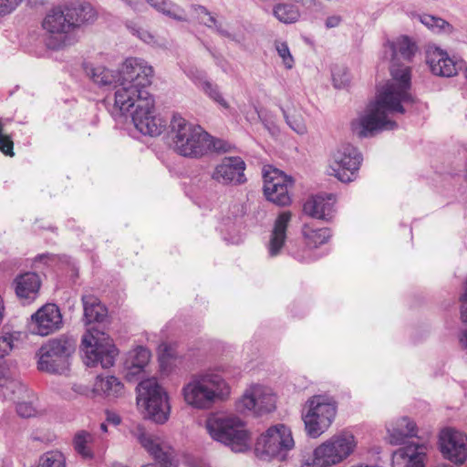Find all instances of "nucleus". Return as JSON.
I'll return each mask as SVG.
<instances>
[{
  "instance_id": "f257e3e1",
  "label": "nucleus",
  "mask_w": 467,
  "mask_h": 467,
  "mask_svg": "<svg viewBox=\"0 0 467 467\" xmlns=\"http://www.w3.org/2000/svg\"><path fill=\"white\" fill-rule=\"evenodd\" d=\"M152 77V67L138 57L127 58L118 73L103 66L94 67L90 71L96 84L114 87V106L121 113L135 108L131 113L135 128L144 135L155 137L163 131L166 121L155 114L154 99L148 90Z\"/></svg>"
},
{
  "instance_id": "f03ea898",
  "label": "nucleus",
  "mask_w": 467,
  "mask_h": 467,
  "mask_svg": "<svg viewBox=\"0 0 467 467\" xmlns=\"http://www.w3.org/2000/svg\"><path fill=\"white\" fill-rule=\"evenodd\" d=\"M385 56L391 58V79L378 89L375 100L368 103L365 110L351 122L352 131L360 138L371 137L381 130H391L397 123L390 119L393 113L405 112V104L413 103L410 93V69L400 65V58L410 60L417 47L408 36H400L384 45Z\"/></svg>"
},
{
  "instance_id": "7ed1b4c3",
  "label": "nucleus",
  "mask_w": 467,
  "mask_h": 467,
  "mask_svg": "<svg viewBox=\"0 0 467 467\" xmlns=\"http://www.w3.org/2000/svg\"><path fill=\"white\" fill-rule=\"evenodd\" d=\"M96 18L94 8L87 3H70L51 8L42 21L44 41L49 49L58 50L75 42L73 31Z\"/></svg>"
},
{
  "instance_id": "20e7f679",
  "label": "nucleus",
  "mask_w": 467,
  "mask_h": 467,
  "mask_svg": "<svg viewBox=\"0 0 467 467\" xmlns=\"http://www.w3.org/2000/svg\"><path fill=\"white\" fill-rule=\"evenodd\" d=\"M230 394V385L213 368L192 374L182 389L185 403L197 410H209L216 402L228 399Z\"/></svg>"
},
{
  "instance_id": "39448f33",
  "label": "nucleus",
  "mask_w": 467,
  "mask_h": 467,
  "mask_svg": "<svg viewBox=\"0 0 467 467\" xmlns=\"http://www.w3.org/2000/svg\"><path fill=\"white\" fill-rule=\"evenodd\" d=\"M171 146L179 155L201 158L207 154L208 133L181 115H173L169 126Z\"/></svg>"
},
{
  "instance_id": "423d86ee",
  "label": "nucleus",
  "mask_w": 467,
  "mask_h": 467,
  "mask_svg": "<svg viewBox=\"0 0 467 467\" xmlns=\"http://www.w3.org/2000/svg\"><path fill=\"white\" fill-rule=\"evenodd\" d=\"M210 437L231 449L244 452L250 449L251 438L244 422L234 415L212 414L204 423Z\"/></svg>"
},
{
  "instance_id": "0eeeda50",
  "label": "nucleus",
  "mask_w": 467,
  "mask_h": 467,
  "mask_svg": "<svg viewBox=\"0 0 467 467\" xmlns=\"http://www.w3.org/2000/svg\"><path fill=\"white\" fill-rule=\"evenodd\" d=\"M75 349L74 339L66 335L48 339L36 353L38 358L37 368L50 374L67 372L70 366V358Z\"/></svg>"
},
{
  "instance_id": "6e6552de",
  "label": "nucleus",
  "mask_w": 467,
  "mask_h": 467,
  "mask_svg": "<svg viewBox=\"0 0 467 467\" xmlns=\"http://www.w3.org/2000/svg\"><path fill=\"white\" fill-rule=\"evenodd\" d=\"M337 414L335 401L327 395H314L304 404L301 418L307 436L317 438L328 430Z\"/></svg>"
},
{
  "instance_id": "1a4fd4ad",
  "label": "nucleus",
  "mask_w": 467,
  "mask_h": 467,
  "mask_svg": "<svg viewBox=\"0 0 467 467\" xmlns=\"http://www.w3.org/2000/svg\"><path fill=\"white\" fill-rule=\"evenodd\" d=\"M137 392V403L144 408L148 418L160 424L168 420L171 411L168 395L155 378L140 381Z\"/></svg>"
},
{
  "instance_id": "9d476101",
  "label": "nucleus",
  "mask_w": 467,
  "mask_h": 467,
  "mask_svg": "<svg viewBox=\"0 0 467 467\" xmlns=\"http://www.w3.org/2000/svg\"><path fill=\"white\" fill-rule=\"evenodd\" d=\"M82 351L84 363L88 367L100 365L103 368H110L115 363L119 350L112 339L104 332L88 330L82 337Z\"/></svg>"
},
{
  "instance_id": "9b49d317",
  "label": "nucleus",
  "mask_w": 467,
  "mask_h": 467,
  "mask_svg": "<svg viewBox=\"0 0 467 467\" xmlns=\"http://www.w3.org/2000/svg\"><path fill=\"white\" fill-rule=\"evenodd\" d=\"M295 447V440L291 429L283 424L269 427L257 440L256 454L262 459L276 458L284 461L287 453Z\"/></svg>"
},
{
  "instance_id": "f8f14e48",
  "label": "nucleus",
  "mask_w": 467,
  "mask_h": 467,
  "mask_svg": "<svg viewBox=\"0 0 467 467\" xmlns=\"http://www.w3.org/2000/svg\"><path fill=\"white\" fill-rule=\"evenodd\" d=\"M358 441L349 431H342L317 446L313 452L317 464L333 467L348 459L356 450Z\"/></svg>"
},
{
  "instance_id": "ddd939ff",
  "label": "nucleus",
  "mask_w": 467,
  "mask_h": 467,
  "mask_svg": "<svg viewBox=\"0 0 467 467\" xmlns=\"http://www.w3.org/2000/svg\"><path fill=\"white\" fill-rule=\"evenodd\" d=\"M361 161L362 156L356 147L343 144L333 153L331 174L342 182H352L357 178Z\"/></svg>"
},
{
  "instance_id": "4468645a",
  "label": "nucleus",
  "mask_w": 467,
  "mask_h": 467,
  "mask_svg": "<svg viewBox=\"0 0 467 467\" xmlns=\"http://www.w3.org/2000/svg\"><path fill=\"white\" fill-rule=\"evenodd\" d=\"M264 193L266 199L279 206L291 202L289 189L293 186L291 177L272 166L263 170Z\"/></svg>"
},
{
  "instance_id": "2eb2a0df",
  "label": "nucleus",
  "mask_w": 467,
  "mask_h": 467,
  "mask_svg": "<svg viewBox=\"0 0 467 467\" xmlns=\"http://www.w3.org/2000/svg\"><path fill=\"white\" fill-rule=\"evenodd\" d=\"M236 406L237 410L243 413L253 412L257 415L268 413L275 408V396L269 388L254 384L245 389Z\"/></svg>"
},
{
  "instance_id": "dca6fc26",
  "label": "nucleus",
  "mask_w": 467,
  "mask_h": 467,
  "mask_svg": "<svg viewBox=\"0 0 467 467\" xmlns=\"http://www.w3.org/2000/svg\"><path fill=\"white\" fill-rule=\"evenodd\" d=\"M132 435L157 462L165 466L171 464L174 450L164 438L146 431L140 425L132 431Z\"/></svg>"
},
{
  "instance_id": "f3484780",
  "label": "nucleus",
  "mask_w": 467,
  "mask_h": 467,
  "mask_svg": "<svg viewBox=\"0 0 467 467\" xmlns=\"http://www.w3.org/2000/svg\"><path fill=\"white\" fill-rule=\"evenodd\" d=\"M62 327V315L55 304H46L31 316L29 331L37 336H48Z\"/></svg>"
},
{
  "instance_id": "a211bd4d",
  "label": "nucleus",
  "mask_w": 467,
  "mask_h": 467,
  "mask_svg": "<svg viewBox=\"0 0 467 467\" xmlns=\"http://www.w3.org/2000/svg\"><path fill=\"white\" fill-rule=\"evenodd\" d=\"M442 455L449 461L462 464L467 459V435L454 429H445L440 436Z\"/></svg>"
},
{
  "instance_id": "6ab92c4d",
  "label": "nucleus",
  "mask_w": 467,
  "mask_h": 467,
  "mask_svg": "<svg viewBox=\"0 0 467 467\" xmlns=\"http://www.w3.org/2000/svg\"><path fill=\"white\" fill-rule=\"evenodd\" d=\"M244 170L245 162L240 157H226L214 167L211 177L223 185L242 184L246 181Z\"/></svg>"
},
{
  "instance_id": "aec40b11",
  "label": "nucleus",
  "mask_w": 467,
  "mask_h": 467,
  "mask_svg": "<svg viewBox=\"0 0 467 467\" xmlns=\"http://www.w3.org/2000/svg\"><path fill=\"white\" fill-rule=\"evenodd\" d=\"M426 62L434 75L446 78L456 75L464 65L463 60H454L446 51L434 45L427 47Z\"/></svg>"
},
{
  "instance_id": "412c9836",
  "label": "nucleus",
  "mask_w": 467,
  "mask_h": 467,
  "mask_svg": "<svg viewBox=\"0 0 467 467\" xmlns=\"http://www.w3.org/2000/svg\"><path fill=\"white\" fill-rule=\"evenodd\" d=\"M426 451L424 443L407 444L393 453L392 467H424Z\"/></svg>"
},
{
  "instance_id": "4be33fe9",
  "label": "nucleus",
  "mask_w": 467,
  "mask_h": 467,
  "mask_svg": "<svg viewBox=\"0 0 467 467\" xmlns=\"http://www.w3.org/2000/svg\"><path fill=\"white\" fill-rule=\"evenodd\" d=\"M336 196L319 194L310 197L303 206V212L315 219L329 221L335 213Z\"/></svg>"
},
{
  "instance_id": "5701e85b",
  "label": "nucleus",
  "mask_w": 467,
  "mask_h": 467,
  "mask_svg": "<svg viewBox=\"0 0 467 467\" xmlns=\"http://www.w3.org/2000/svg\"><path fill=\"white\" fill-rule=\"evenodd\" d=\"M387 441L391 445H400L406 439L417 436L418 428L408 417H400L386 424Z\"/></svg>"
},
{
  "instance_id": "b1692460",
  "label": "nucleus",
  "mask_w": 467,
  "mask_h": 467,
  "mask_svg": "<svg viewBox=\"0 0 467 467\" xmlns=\"http://www.w3.org/2000/svg\"><path fill=\"white\" fill-rule=\"evenodd\" d=\"M292 218L288 211L282 212L275 221L270 234L267 250L270 256L274 257L280 254L286 240V230Z\"/></svg>"
},
{
  "instance_id": "393cba45",
  "label": "nucleus",
  "mask_w": 467,
  "mask_h": 467,
  "mask_svg": "<svg viewBox=\"0 0 467 467\" xmlns=\"http://www.w3.org/2000/svg\"><path fill=\"white\" fill-rule=\"evenodd\" d=\"M190 22L192 20H197L200 24L204 25L209 28H213L222 36L233 39V35L225 28L223 23L217 21L214 16L212 15L209 10L197 4H192L189 7V13L186 12Z\"/></svg>"
},
{
  "instance_id": "a878e982",
  "label": "nucleus",
  "mask_w": 467,
  "mask_h": 467,
  "mask_svg": "<svg viewBox=\"0 0 467 467\" xmlns=\"http://www.w3.org/2000/svg\"><path fill=\"white\" fill-rule=\"evenodd\" d=\"M16 294L25 303H29L36 297L40 288V278L35 273H25L19 275L16 281Z\"/></svg>"
},
{
  "instance_id": "bb28decb",
  "label": "nucleus",
  "mask_w": 467,
  "mask_h": 467,
  "mask_svg": "<svg viewBox=\"0 0 467 467\" xmlns=\"http://www.w3.org/2000/svg\"><path fill=\"white\" fill-rule=\"evenodd\" d=\"M93 391L108 398H117L123 394L124 385L115 376L99 375L95 379Z\"/></svg>"
},
{
  "instance_id": "cd10ccee",
  "label": "nucleus",
  "mask_w": 467,
  "mask_h": 467,
  "mask_svg": "<svg viewBox=\"0 0 467 467\" xmlns=\"http://www.w3.org/2000/svg\"><path fill=\"white\" fill-rule=\"evenodd\" d=\"M157 12L175 20L188 21L189 17L185 9L171 0H144Z\"/></svg>"
},
{
  "instance_id": "c85d7f7f",
  "label": "nucleus",
  "mask_w": 467,
  "mask_h": 467,
  "mask_svg": "<svg viewBox=\"0 0 467 467\" xmlns=\"http://www.w3.org/2000/svg\"><path fill=\"white\" fill-rule=\"evenodd\" d=\"M302 234L306 246L317 248L327 243L331 238V230L327 227L317 228L313 224L305 223L302 227Z\"/></svg>"
},
{
  "instance_id": "c756f323",
  "label": "nucleus",
  "mask_w": 467,
  "mask_h": 467,
  "mask_svg": "<svg viewBox=\"0 0 467 467\" xmlns=\"http://www.w3.org/2000/svg\"><path fill=\"white\" fill-rule=\"evenodd\" d=\"M94 441L95 437L87 431H78L75 433L72 444L75 451L84 460L94 458Z\"/></svg>"
},
{
  "instance_id": "7c9ffc66",
  "label": "nucleus",
  "mask_w": 467,
  "mask_h": 467,
  "mask_svg": "<svg viewBox=\"0 0 467 467\" xmlns=\"http://www.w3.org/2000/svg\"><path fill=\"white\" fill-rule=\"evenodd\" d=\"M0 395L5 399L16 401L26 397L27 389L20 381L0 373Z\"/></svg>"
},
{
  "instance_id": "2f4dec72",
  "label": "nucleus",
  "mask_w": 467,
  "mask_h": 467,
  "mask_svg": "<svg viewBox=\"0 0 467 467\" xmlns=\"http://www.w3.org/2000/svg\"><path fill=\"white\" fill-rule=\"evenodd\" d=\"M84 307V320L87 324L93 322L100 323L107 316V309L100 304L98 298L92 296L82 297Z\"/></svg>"
},
{
  "instance_id": "473e14b6",
  "label": "nucleus",
  "mask_w": 467,
  "mask_h": 467,
  "mask_svg": "<svg viewBox=\"0 0 467 467\" xmlns=\"http://www.w3.org/2000/svg\"><path fill=\"white\" fill-rule=\"evenodd\" d=\"M273 16L283 24H294L301 16L299 7L293 3L280 2L273 6Z\"/></svg>"
},
{
  "instance_id": "72a5a7b5",
  "label": "nucleus",
  "mask_w": 467,
  "mask_h": 467,
  "mask_svg": "<svg viewBox=\"0 0 467 467\" xmlns=\"http://www.w3.org/2000/svg\"><path fill=\"white\" fill-rule=\"evenodd\" d=\"M282 110L287 125L295 132L300 135H304L307 132L304 111L300 107L293 105Z\"/></svg>"
},
{
  "instance_id": "f704fd0d",
  "label": "nucleus",
  "mask_w": 467,
  "mask_h": 467,
  "mask_svg": "<svg viewBox=\"0 0 467 467\" xmlns=\"http://www.w3.org/2000/svg\"><path fill=\"white\" fill-rule=\"evenodd\" d=\"M150 358V352L146 348L138 347L129 352L126 367L130 373H139L148 365Z\"/></svg>"
},
{
  "instance_id": "c9c22d12",
  "label": "nucleus",
  "mask_w": 467,
  "mask_h": 467,
  "mask_svg": "<svg viewBox=\"0 0 467 467\" xmlns=\"http://www.w3.org/2000/svg\"><path fill=\"white\" fill-rule=\"evenodd\" d=\"M419 20L434 33H451L453 26L444 19L428 14L419 16Z\"/></svg>"
},
{
  "instance_id": "e433bc0d",
  "label": "nucleus",
  "mask_w": 467,
  "mask_h": 467,
  "mask_svg": "<svg viewBox=\"0 0 467 467\" xmlns=\"http://www.w3.org/2000/svg\"><path fill=\"white\" fill-rule=\"evenodd\" d=\"M200 89L222 108L229 109V103L224 99L218 85L207 80L206 82H202V86Z\"/></svg>"
},
{
  "instance_id": "4c0bfd02",
  "label": "nucleus",
  "mask_w": 467,
  "mask_h": 467,
  "mask_svg": "<svg viewBox=\"0 0 467 467\" xmlns=\"http://www.w3.org/2000/svg\"><path fill=\"white\" fill-rule=\"evenodd\" d=\"M41 467H66V458L59 451H50L44 453L39 459Z\"/></svg>"
},
{
  "instance_id": "58836bf2",
  "label": "nucleus",
  "mask_w": 467,
  "mask_h": 467,
  "mask_svg": "<svg viewBox=\"0 0 467 467\" xmlns=\"http://www.w3.org/2000/svg\"><path fill=\"white\" fill-rule=\"evenodd\" d=\"M19 337V332L5 333L0 337V358H4L12 351Z\"/></svg>"
},
{
  "instance_id": "ea45409f",
  "label": "nucleus",
  "mask_w": 467,
  "mask_h": 467,
  "mask_svg": "<svg viewBox=\"0 0 467 467\" xmlns=\"http://www.w3.org/2000/svg\"><path fill=\"white\" fill-rule=\"evenodd\" d=\"M275 49L283 60L285 68L291 69L294 67V58L285 42H275Z\"/></svg>"
},
{
  "instance_id": "a19ab883",
  "label": "nucleus",
  "mask_w": 467,
  "mask_h": 467,
  "mask_svg": "<svg viewBox=\"0 0 467 467\" xmlns=\"http://www.w3.org/2000/svg\"><path fill=\"white\" fill-rule=\"evenodd\" d=\"M16 412L22 418H30L36 414V409L32 400H16Z\"/></svg>"
},
{
  "instance_id": "79ce46f5",
  "label": "nucleus",
  "mask_w": 467,
  "mask_h": 467,
  "mask_svg": "<svg viewBox=\"0 0 467 467\" xmlns=\"http://www.w3.org/2000/svg\"><path fill=\"white\" fill-rule=\"evenodd\" d=\"M332 80L335 88H342L349 82L348 73L345 68H335L332 72Z\"/></svg>"
},
{
  "instance_id": "37998d69",
  "label": "nucleus",
  "mask_w": 467,
  "mask_h": 467,
  "mask_svg": "<svg viewBox=\"0 0 467 467\" xmlns=\"http://www.w3.org/2000/svg\"><path fill=\"white\" fill-rule=\"evenodd\" d=\"M185 73L199 88L202 86V82H206L208 80L206 78L205 72L196 67H190L185 70Z\"/></svg>"
},
{
  "instance_id": "c03bdc74",
  "label": "nucleus",
  "mask_w": 467,
  "mask_h": 467,
  "mask_svg": "<svg viewBox=\"0 0 467 467\" xmlns=\"http://www.w3.org/2000/svg\"><path fill=\"white\" fill-rule=\"evenodd\" d=\"M208 149H207V154L212 151H226L227 150V145L226 143L220 140L215 139L212 137L210 134H208Z\"/></svg>"
},
{
  "instance_id": "a18cd8bd",
  "label": "nucleus",
  "mask_w": 467,
  "mask_h": 467,
  "mask_svg": "<svg viewBox=\"0 0 467 467\" xmlns=\"http://www.w3.org/2000/svg\"><path fill=\"white\" fill-rule=\"evenodd\" d=\"M23 0H0V16L10 14Z\"/></svg>"
},
{
  "instance_id": "49530a36",
  "label": "nucleus",
  "mask_w": 467,
  "mask_h": 467,
  "mask_svg": "<svg viewBox=\"0 0 467 467\" xmlns=\"http://www.w3.org/2000/svg\"><path fill=\"white\" fill-rule=\"evenodd\" d=\"M132 34L137 36L140 40L147 44H153L154 43V36L147 30L136 27V26H130V27Z\"/></svg>"
},
{
  "instance_id": "de8ad7c7",
  "label": "nucleus",
  "mask_w": 467,
  "mask_h": 467,
  "mask_svg": "<svg viewBox=\"0 0 467 467\" xmlns=\"http://www.w3.org/2000/svg\"><path fill=\"white\" fill-rule=\"evenodd\" d=\"M342 23V16L339 15H333L327 17L325 26L327 29L337 27Z\"/></svg>"
},
{
  "instance_id": "09e8293b",
  "label": "nucleus",
  "mask_w": 467,
  "mask_h": 467,
  "mask_svg": "<svg viewBox=\"0 0 467 467\" xmlns=\"http://www.w3.org/2000/svg\"><path fill=\"white\" fill-rule=\"evenodd\" d=\"M189 467H211L208 462L203 460L194 459L189 462Z\"/></svg>"
},
{
  "instance_id": "8fccbe9b",
  "label": "nucleus",
  "mask_w": 467,
  "mask_h": 467,
  "mask_svg": "<svg viewBox=\"0 0 467 467\" xmlns=\"http://www.w3.org/2000/svg\"><path fill=\"white\" fill-rule=\"evenodd\" d=\"M301 467H326V466L317 464V456L313 455L312 462H306L303 463Z\"/></svg>"
},
{
  "instance_id": "3c124183",
  "label": "nucleus",
  "mask_w": 467,
  "mask_h": 467,
  "mask_svg": "<svg viewBox=\"0 0 467 467\" xmlns=\"http://www.w3.org/2000/svg\"><path fill=\"white\" fill-rule=\"evenodd\" d=\"M459 340L462 347L467 348V329L461 333Z\"/></svg>"
},
{
  "instance_id": "603ef678",
  "label": "nucleus",
  "mask_w": 467,
  "mask_h": 467,
  "mask_svg": "<svg viewBox=\"0 0 467 467\" xmlns=\"http://www.w3.org/2000/svg\"><path fill=\"white\" fill-rule=\"evenodd\" d=\"M120 1L123 2L126 5H128L129 7H130L133 10H136L139 5V2L137 0H120Z\"/></svg>"
},
{
  "instance_id": "864d4df0",
  "label": "nucleus",
  "mask_w": 467,
  "mask_h": 467,
  "mask_svg": "<svg viewBox=\"0 0 467 467\" xmlns=\"http://www.w3.org/2000/svg\"><path fill=\"white\" fill-rule=\"evenodd\" d=\"M108 420L112 422L115 425H118L120 423V418L116 414H109Z\"/></svg>"
},
{
  "instance_id": "5fc2aeb1",
  "label": "nucleus",
  "mask_w": 467,
  "mask_h": 467,
  "mask_svg": "<svg viewBox=\"0 0 467 467\" xmlns=\"http://www.w3.org/2000/svg\"><path fill=\"white\" fill-rule=\"evenodd\" d=\"M170 358H171V357H170V354H163L160 358L161 367H163L164 365H168L170 363Z\"/></svg>"
},
{
  "instance_id": "6e6d98bb",
  "label": "nucleus",
  "mask_w": 467,
  "mask_h": 467,
  "mask_svg": "<svg viewBox=\"0 0 467 467\" xmlns=\"http://www.w3.org/2000/svg\"><path fill=\"white\" fill-rule=\"evenodd\" d=\"M461 318L462 322H467V306L462 305Z\"/></svg>"
},
{
  "instance_id": "4d7b16f0",
  "label": "nucleus",
  "mask_w": 467,
  "mask_h": 467,
  "mask_svg": "<svg viewBox=\"0 0 467 467\" xmlns=\"http://www.w3.org/2000/svg\"><path fill=\"white\" fill-rule=\"evenodd\" d=\"M461 301L462 302V305L467 306V280H466V283H465L464 293L461 296Z\"/></svg>"
},
{
  "instance_id": "13d9d810",
  "label": "nucleus",
  "mask_w": 467,
  "mask_h": 467,
  "mask_svg": "<svg viewBox=\"0 0 467 467\" xmlns=\"http://www.w3.org/2000/svg\"><path fill=\"white\" fill-rule=\"evenodd\" d=\"M461 70H463V75L467 78V64L465 62Z\"/></svg>"
},
{
  "instance_id": "bf43d9fd",
  "label": "nucleus",
  "mask_w": 467,
  "mask_h": 467,
  "mask_svg": "<svg viewBox=\"0 0 467 467\" xmlns=\"http://www.w3.org/2000/svg\"><path fill=\"white\" fill-rule=\"evenodd\" d=\"M100 430L104 432H106L108 430H107V424L106 423H101L100 424Z\"/></svg>"
},
{
  "instance_id": "052dcab7",
  "label": "nucleus",
  "mask_w": 467,
  "mask_h": 467,
  "mask_svg": "<svg viewBox=\"0 0 467 467\" xmlns=\"http://www.w3.org/2000/svg\"><path fill=\"white\" fill-rule=\"evenodd\" d=\"M141 467H158V466L156 464H154V463H149V464H145V465H143Z\"/></svg>"
},
{
  "instance_id": "680f3d73",
  "label": "nucleus",
  "mask_w": 467,
  "mask_h": 467,
  "mask_svg": "<svg viewBox=\"0 0 467 467\" xmlns=\"http://www.w3.org/2000/svg\"><path fill=\"white\" fill-rule=\"evenodd\" d=\"M296 2L312 3L314 0H296Z\"/></svg>"
},
{
  "instance_id": "e2e57ef3",
  "label": "nucleus",
  "mask_w": 467,
  "mask_h": 467,
  "mask_svg": "<svg viewBox=\"0 0 467 467\" xmlns=\"http://www.w3.org/2000/svg\"><path fill=\"white\" fill-rule=\"evenodd\" d=\"M45 256H46L45 254H41V255H39V256L37 257V259L42 260Z\"/></svg>"
},
{
  "instance_id": "0e129e2a",
  "label": "nucleus",
  "mask_w": 467,
  "mask_h": 467,
  "mask_svg": "<svg viewBox=\"0 0 467 467\" xmlns=\"http://www.w3.org/2000/svg\"><path fill=\"white\" fill-rule=\"evenodd\" d=\"M36 467H41L39 464Z\"/></svg>"
}]
</instances>
